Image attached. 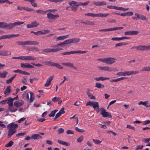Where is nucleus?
Segmentation results:
<instances>
[{"label": "nucleus", "instance_id": "obj_1", "mask_svg": "<svg viewBox=\"0 0 150 150\" xmlns=\"http://www.w3.org/2000/svg\"><path fill=\"white\" fill-rule=\"evenodd\" d=\"M98 60L108 64H111L115 62V59L114 57H110L101 58L99 59Z\"/></svg>", "mask_w": 150, "mask_h": 150}, {"label": "nucleus", "instance_id": "obj_2", "mask_svg": "<svg viewBox=\"0 0 150 150\" xmlns=\"http://www.w3.org/2000/svg\"><path fill=\"white\" fill-rule=\"evenodd\" d=\"M24 22H16L13 23H10L7 24L6 23L5 28L7 29L11 30L16 25H18L21 24H23Z\"/></svg>", "mask_w": 150, "mask_h": 150}, {"label": "nucleus", "instance_id": "obj_3", "mask_svg": "<svg viewBox=\"0 0 150 150\" xmlns=\"http://www.w3.org/2000/svg\"><path fill=\"white\" fill-rule=\"evenodd\" d=\"M134 48H136L137 50L148 51L150 49V45L149 46L139 45L131 48V49H133Z\"/></svg>", "mask_w": 150, "mask_h": 150}, {"label": "nucleus", "instance_id": "obj_4", "mask_svg": "<svg viewBox=\"0 0 150 150\" xmlns=\"http://www.w3.org/2000/svg\"><path fill=\"white\" fill-rule=\"evenodd\" d=\"M100 114L103 117H112V116L110 113L106 111L105 109L103 108H102V110L100 112Z\"/></svg>", "mask_w": 150, "mask_h": 150}, {"label": "nucleus", "instance_id": "obj_5", "mask_svg": "<svg viewBox=\"0 0 150 150\" xmlns=\"http://www.w3.org/2000/svg\"><path fill=\"white\" fill-rule=\"evenodd\" d=\"M123 28V27H118L113 28H110L107 29H103L99 30V31L100 32H105L107 31H114L117 30H120L122 29Z\"/></svg>", "mask_w": 150, "mask_h": 150}, {"label": "nucleus", "instance_id": "obj_6", "mask_svg": "<svg viewBox=\"0 0 150 150\" xmlns=\"http://www.w3.org/2000/svg\"><path fill=\"white\" fill-rule=\"evenodd\" d=\"M23 45H38L39 43L38 42L32 40H27L23 41Z\"/></svg>", "mask_w": 150, "mask_h": 150}, {"label": "nucleus", "instance_id": "obj_7", "mask_svg": "<svg viewBox=\"0 0 150 150\" xmlns=\"http://www.w3.org/2000/svg\"><path fill=\"white\" fill-rule=\"evenodd\" d=\"M3 47V46L0 45V49ZM11 52L10 51L0 50V55L3 56H6L11 55Z\"/></svg>", "mask_w": 150, "mask_h": 150}, {"label": "nucleus", "instance_id": "obj_8", "mask_svg": "<svg viewBox=\"0 0 150 150\" xmlns=\"http://www.w3.org/2000/svg\"><path fill=\"white\" fill-rule=\"evenodd\" d=\"M98 68H99V69L100 70L105 71H115L116 70V69L115 68H113L112 69L107 66H99L98 67Z\"/></svg>", "mask_w": 150, "mask_h": 150}, {"label": "nucleus", "instance_id": "obj_9", "mask_svg": "<svg viewBox=\"0 0 150 150\" xmlns=\"http://www.w3.org/2000/svg\"><path fill=\"white\" fill-rule=\"evenodd\" d=\"M47 18L49 20H54L59 17L58 14L53 15L52 13H48L47 14Z\"/></svg>", "mask_w": 150, "mask_h": 150}, {"label": "nucleus", "instance_id": "obj_10", "mask_svg": "<svg viewBox=\"0 0 150 150\" xmlns=\"http://www.w3.org/2000/svg\"><path fill=\"white\" fill-rule=\"evenodd\" d=\"M18 127L17 124H14V123L12 122L8 124L7 127L8 128H9V129L15 130Z\"/></svg>", "mask_w": 150, "mask_h": 150}, {"label": "nucleus", "instance_id": "obj_11", "mask_svg": "<svg viewBox=\"0 0 150 150\" xmlns=\"http://www.w3.org/2000/svg\"><path fill=\"white\" fill-rule=\"evenodd\" d=\"M73 2H75V1H69V4L70 6H71V10L74 11H76L78 6H76V4L74 3Z\"/></svg>", "mask_w": 150, "mask_h": 150}, {"label": "nucleus", "instance_id": "obj_12", "mask_svg": "<svg viewBox=\"0 0 150 150\" xmlns=\"http://www.w3.org/2000/svg\"><path fill=\"white\" fill-rule=\"evenodd\" d=\"M98 103V102L96 101H89L86 103V105L92 106L93 108H95L96 107H97V106H98L97 103Z\"/></svg>", "mask_w": 150, "mask_h": 150}, {"label": "nucleus", "instance_id": "obj_13", "mask_svg": "<svg viewBox=\"0 0 150 150\" xmlns=\"http://www.w3.org/2000/svg\"><path fill=\"white\" fill-rule=\"evenodd\" d=\"M54 77V76H50L47 79L46 83L44 85L45 87H48L49 86Z\"/></svg>", "mask_w": 150, "mask_h": 150}, {"label": "nucleus", "instance_id": "obj_14", "mask_svg": "<svg viewBox=\"0 0 150 150\" xmlns=\"http://www.w3.org/2000/svg\"><path fill=\"white\" fill-rule=\"evenodd\" d=\"M24 103V101L22 100H20L14 103V105L16 107H18L22 105Z\"/></svg>", "mask_w": 150, "mask_h": 150}, {"label": "nucleus", "instance_id": "obj_15", "mask_svg": "<svg viewBox=\"0 0 150 150\" xmlns=\"http://www.w3.org/2000/svg\"><path fill=\"white\" fill-rule=\"evenodd\" d=\"M21 67L23 68H27L28 69H30L34 68V66H32L29 63H26L25 64L22 63L21 64Z\"/></svg>", "mask_w": 150, "mask_h": 150}, {"label": "nucleus", "instance_id": "obj_16", "mask_svg": "<svg viewBox=\"0 0 150 150\" xmlns=\"http://www.w3.org/2000/svg\"><path fill=\"white\" fill-rule=\"evenodd\" d=\"M36 59L31 56H23V60H35Z\"/></svg>", "mask_w": 150, "mask_h": 150}, {"label": "nucleus", "instance_id": "obj_17", "mask_svg": "<svg viewBox=\"0 0 150 150\" xmlns=\"http://www.w3.org/2000/svg\"><path fill=\"white\" fill-rule=\"evenodd\" d=\"M62 64L63 66L70 68H73L76 69V68L74 66L73 64L70 62L62 63Z\"/></svg>", "mask_w": 150, "mask_h": 150}, {"label": "nucleus", "instance_id": "obj_18", "mask_svg": "<svg viewBox=\"0 0 150 150\" xmlns=\"http://www.w3.org/2000/svg\"><path fill=\"white\" fill-rule=\"evenodd\" d=\"M135 15L137 16V18L139 19L144 21L146 19V17L143 15L138 13H135Z\"/></svg>", "mask_w": 150, "mask_h": 150}, {"label": "nucleus", "instance_id": "obj_19", "mask_svg": "<svg viewBox=\"0 0 150 150\" xmlns=\"http://www.w3.org/2000/svg\"><path fill=\"white\" fill-rule=\"evenodd\" d=\"M94 4L96 6H101L105 5L106 3L105 1L100 2L99 1H94Z\"/></svg>", "mask_w": 150, "mask_h": 150}, {"label": "nucleus", "instance_id": "obj_20", "mask_svg": "<svg viewBox=\"0 0 150 150\" xmlns=\"http://www.w3.org/2000/svg\"><path fill=\"white\" fill-rule=\"evenodd\" d=\"M7 103L8 104L9 107H12L13 105V98L11 97H9L7 98Z\"/></svg>", "mask_w": 150, "mask_h": 150}, {"label": "nucleus", "instance_id": "obj_21", "mask_svg": "<svg viewBox=\"0 0 150 150\" xmlns=\"http://www.w3.org/2000/svg\"><path fill=\"white\" fill-rule=\"evenodd\" d=\"M31 138L34 140H36L38 139H41L42 137L39 134H35L32 135Z\"/></svg>", "mask_w": 150, "mask_h": 150}, {"label": "nucleus", "instance_id": "obj_22", "mask_svg": "<svg viewBox=\"0 0 150 150\" xmlns=\"http://www.w3.org/2000/svg\"><path fill=\"white\" fill-rule=\"evenodd\" d=\"M86 93L90 99L94 100L96 99V97L93 95H92L91 93L89 91V90L88 89H87V90L86 91Z\"/></svg>", "mask_w": 150, "mask_h": 150}, {"label": "nucleus", "instance_id": "obj_23", "mask_svg": "<svg viewBox=\"0 0 150 150\" xmlns=\"http://www.w3.org/2000/svg\"><path fill=\"white\" fill-rule=\"evenodd\" d=\"M16 130L9 129L8 132V138H10L11 136L16 132Z\"/></svg>", "mask_w": 150, "mask_h": 150}, {"label": "nucleus", "instance_id": "obj_24", "mask_svg": "<svg viewBox=\"0 0 150 150\" xmlns=\"http://www.w3.org/2000/svg\"><path fill=\"white\" fill-rule=\"evenodd\" d=\"M68 36L69 35H65L59 36L57 38L56 40L57 41L58 40H63L67 38Z\"/></svg>", "mask_w": 150, "mask_h": 150}, {"label": "nucleus", "instance_id": "obj_25", "mask_svg": "<svg viewBox=\"0 0 150 150\" xmlns=\"http://www.w3.org/2000/svg\"><path fill=\"white\" fill-rule=\"evenodd\" d=\"M23 98L25 100H29L28 93L27 92H25L22 95Z\"/></svg>", "mask_w": 150, "mask_h": 150}, {"label": "nucleus", "instance_id": "obj_26", "mask_svg": "<svg viewBox=\"0 0 150 150\" xmlns=\"http://www.w3.org/2000/svg\"><path fill=\"white\" fill-rule=\"evenodd\" d=\"M94 79L97 81H104L105 80L109 79V78L108 77H103L102 76H100L99 77H96L94 78Z\"/></svg>", "mask_w": 150, "mask_h": 150}, {"label": "nucleus", "instance_id": "obj_27", "mask_svg": "<svg viewBox=\"0 0 150 150\" xmlns=\"http://www.w3.org/2000/svg\"><path fill=\"white\" fill-rule=\"evenodd\" d=\"M20 35V34H9L7 35H6V39L8 38L9 39L11 38H13L14 37H17Z\"/></svg>", "mask_w": 150, "mask_h": 150}, {"label": "nucleus", "instance_id": "obj_28", "mask_svg": "<svg viewBox=\"0 0 150 150\" xmlns=\"http://www.w3.org/2000/svg\"><path fill=\"white\" fill-rule=\"evenodd\" d=\"M83 23L87 25H95V22L94 21H86L84 22H83Z\"/></svg>", "mask_w": 150, "mask_h": 150}, {"label": "nucleus", "instance_id": "obj_29", "mask_svg": "<svg viewBox=\"0 0 150 150\" xmlns=\"http://www.w3.org/2000/svg\"><path fill=\"white\" fill-rule=\"evenodd\" d=\"M11 87L10 86H7L5 91H4V94L5 95L7 93H10L11 92Z\"/></svg>", "mask_w": 150, "mask_h": 150}, {"label": "nucleus", "instance_id": "obj_30", "mask_svg": "<svg viewBox=\"0 0 150 150\" xmlns=\"http://www.w3.org/2000/svg\"><path fill=\"white\" fill-rule=\"evenodd\" d=\"M24 1L30 2L32 6L34 7H36L37 6V4L34 2L35 0H24Z\"/></svg>", "mask_w": 150, "mask_h": 150}, {"label": "nucleus", "instance_id": "obj_31", "mask_svg": "<svg viewBox=\"0 0 150 150\" xmlns=\"http://www.w3.org/2000/svg\"><path fill=\"white\" fill-rule=\"evenodd\" d=\"M116 10H119L121 11H126L128 10L129 9V8H124L122 7H118L117 6H115V9Z\"/></svg>", "mask_w": 150, "mask_h": 150}, {"label": "nucleus", "instance_id": "obj_32", "mask_svg": "<svg viewBox=\"0 0 150 150\" xmlns=\"http://www.w3.org/2000/svg\"><path fill=\"white\" fill-rule=\"evenodd\" d=\"M8 74V72L6 71H4L3 73L0 72V78H5Z\"/></svg>", "mask_w": 150, "mask_h": 150}, {"label": "nucleus", "instance_id": "obj_33", "mask_svg": "<svg viewBox=\"0 0 150 150\" xmlns=\"http://www.w3.org/2000/svg\"><path fill=\"white\" fill-rule=\"evenodd\" d=\"M8 109L10 112H14L17 110L18 108L12 106V107H8Z\"/></svg>", "mask_w": 150, "mask_h": 150}, {"label": "nucleus", "instance_id": "obj_34", "mask_svg": "<svg viewBox=\"0 0 150 150\" xmlns=\"http://www.w3.org/2000/svg\"><path fill=\"white\" fill-rule=\"evenodd\" d=\"M44 63L46 65L54 67V63L51 61H47L44 62Z\"/></svg>", "mask_w": 150, "mask_h": 150}, {"label": "nucleus", "instance_id": "obj_35", "mask_svg": "<svg viewBox=\"0 0 150 150\" xmlns=\"http://www.w3.org/2000/svg\"><path fill=\"white\" fill-rule=\"evenodd\" d=\"M28 50L29 51H39V49L37 47H31L28 48Z\"/></svg>", "mask_w": 150, "mask_h": 150}, {"label": "nucleus", "instance_id": "obj_36", "mask_svg": "<svg viewBox=\"0 0 150 150\" xmlns=\"http://www.w3.org/2000/svg\"><path fill=\"white\" fill-rule=\"evenodd\" d=\"M95 87L99 88H102L104 87V86L100 83H96L95 85Z\"/></svg>", "mask_w": 150, "mask_h": 150}, {"label": "nucleus", "instance_id": "obj_37", "mask_svg": "<svg viewBox=\"0 0 150 150\" xmlns=\"http://www.w3.org/2000/svg\"><path fill=\"white\" fill-rule=\"evenodd\" d=\"M16 74H15L14 76L11 77L10 78L6 80V83H11L14 79L16 77Z\"/></svg>", "mask_w": 150, "mask_h": 150}, {"label": "nucleus", "instance_id": "obj_38", "mask_svg": "<svg viewBox=\"0 0 150 150\" xmlns=\"http://www.w3.org/2000/svg\"><path fill=\"white\" fill-rule=\"evenodd\" d=\"M72 43H77L80 41L81 40L78 38H73L71 39Z\"/></svg>", "mask_w": 150, "mask_h": 150}, {"label": "nucleus", "instance_id": "obj_39", "mask_svg": "<svg viewBox=\"0 0 150 150\" xmlns=\"http://www.w3.org/2000/svg\"><path fill=\"white\" fill-rule=\"evenodd\" d=\"M58 110L57 109H55L52 111L50 113L49 115V116L50 117H54L55 116V113Z\"/></svg>", "mask_w": 150, "mask_h": 150}, {"label": "nucleus", "instance_id": "obj_40", "mask_svg": "<svg viewBox=\"0 0 150 150\" xmlns=\"http://www.w3.org/2000/svg\"><path fill=\"white\" fill-rule=\"evenodd\" d=\"M36 12L39 13L45 14L47 13L46 11H45L42 10L38 9L36 11Z\"/></svg>", "mask_w": 150, "mask_h": 150}, {"label": "nucleus", "instance_id": "obj_41", "mask_svg": "<svg viewBox=\"0 0 150 150\" xmlns=\"http://www.w3.org/2000/svg\"><path fill=\"white\" fill-rule=\"evenodd\" d=\"M61 54L63 55L70 54H75V51L62 52L61 53Z\"/></svg>", "mask_w": 150, "mask_h": 150}, {"label": "nucleus", "instance_id": "obj_42", "mask_svg": "<svg viewBox=\"0 0 150 150\" xmlns=\"http://www.w3.org/2000/svg\"><path fill=\"white\" fill-rule=\"evenodd\" d=\"M109 15V14L107 13H98V17H100L101 18L106 17Z\"/></svg>", "mask_w": 150, "mask_h": 150}, {"label": "nucleus", "instance_id": "obj_43", "mask_svg": "<svg viewBox=\"0 0 150 150\" xmlns=\"http://www.w3.org/2000/svg\"><path fill=\"white\" fill-rule=\"evenodd\" d=\"M128 44V43H125L124 42L118 43L116 44L115 47H117L121 46L124 45H127Z\"/></svg>", "mask_w": 150, "mask_h": 150}, {"label": "nucleus", "instance_id": "obj_44", "mask_svg": "<svg viewBox=\"0 0 150 150\" xmlns=\"http://www.w3.org/2000/svg\"><path fill=\"white\" fill-rule=\"evenodd\" d=\"M57 142L59 144H60L65 145L66 146H69V145L68 144V143L67 142H66L64 141H62L58 140L57 141Z\"/></svg>", "mask_w": 150, "mask_h": 150}, {"label": "nucleus", "instance_id": "obj_45", "mask_svg": "<svg viewBox=\"0 0 150 150\" xmlns=\"http://www.w3.org/2000/svg\"><path fill=\"white\" fill-rule=\"evenodd\" d=\"M4 3H7L9 4H13V2H10L8 0H0V4Z\"/></svg>", "mask_w": 150, "mask_h": 150}, {"label": "nucleus", "instance_id": "obj_46", "mask_svg": "<svg viewBox=\"0 0 150 150\" xmlns=\"http://www.w3.org/2000/svg\"><path fill=\"white\" fill-rule=\"evenodd\" d=\"M31 23L33 28L36 27L39 25V23L37 21H34Z\"/></svg>", "mask_w": 150, "mask_h": 150}, {"label": "nucleus", "instance_id": "obj_47", "mask_svg": "<svg viewBox=\"0 0 150 150\" xmlns=\"http://www.w3.org/2000/svg\"><path fill=\"white\" fill-rule=\"evenodd\" d=\"M61 99V98L59 97H55L52 99V101L54 102H56Z\"/></svg>", "mask_w": 150, "mask_h": 150}, {"label": "nucleus", "instance_id": "obj_48", "mask_svg": "<svg viewBox=\"0 0 150 150\" xmlns=\"http://www.w3.org/2000/svg\"><path fill=\"white\" fill-rule=\"evenodd\" d=\"M54 67H55L59 69H62L63 68L60 65L57 63H54Z\"/></svg>", "mask_w": 150, "mask_h": 150}, {"label": "nucleus", "instance_id": "obj_49", "mask_svg": "<svg viewBox=\"0 0 150 150\" xmlns=\"http://www.w3.org/2000/svg\"><path fill=\"white\" fill-rule=\"evenodd\" d=\"M14 142L12 141H10L5 146L6 147H11L13 144Z\"/></svg>", "mask_w": 150, "mask_h": 150}, {"label": "nucleus", "instance_id": "obj_50", "mask_svg": "<svg viewBox=\"0 0 150 150\" xmlns=\"http://www.w3.org/2000/svg\"><path fill=\"white\" fill-rule=\"evenodd\" d=\"M6 23L0 22V28H5Z\"/></svg>", "mask_w": 150, "mask_h": 150}, {"label": "nucleus", "instance_id": "obj_51", "mask_svg": "<svg viewBox=\"0 0 150 150\" xmlns=\"http://www.w3.org/2000/svg\"><path fill=\"white\" fill-rule=\"evenodd\" d=\"M75 129L76 131L79 132H85V130L83 129H79L77 127H75Z\"/></svg>", "mask_w": 150, "mask_h": 150}, {"label": "nucleus", "instance_id": "obj_52", "mask_svg": "<svg viewBox=\"0 0 150 150\" xmlns=\"http://www.w3.org/2000/svg\"><path fill=\"white\" fill-rule=\"evenodd\" d=\"M142 71H150V67H146L143 68L142 70Z\"/></svg>", "mask_w": 150, "mask_h": 150}, {"label": "nucleus", "instance_id": "obj_53", "mask_svg": "<svg viewBox=\"0 0 150 150\" xmlns=\"http://www.w3.org/2000/svg\"><path fill=\"white\" fill-rule=\"evenodd\" d=\"M49 30H41V34L45 35L48 33L50 32Z\"/></svg>", "mask_w": 150, "mask_h": 150}, {"label": "nucleus", "instance_id": "obj_54", "mask_svg": "<svg viewBox=\"0 0 150 150\" xmlns=\"http://www.w3.org/2000/svg\"><path fill=\"white\" fill-rule=\"evenodd\" d=\"M23 79H22L21 80L23 84L24 85H27V80L26 78H25L24 76L23 77Z\"/></svg>", "mask_w": 150, "mask_h": 150}, {"label": "nucleus", "instance_id": "obj_55", "mask_svg": "<svg viewBox=\"0 0 150 150\" xmlns=\"http://www.w3.org/2000/svg\"><path fill=\"white\" fill-rule=\"evenodd\" d=\"M131 35H137L139 33L137 31H131Z\"/></svg>", "mask_w": 150, "mask_h": 150}, {"label": "nucleus", "instance_id": "obj_56", "mask_svg": "<svg viewBox=\"0 0 150 150\" xmlns=\"http://www.w3.org/2000/svg\"><path fill=\"white\" fill-rule=\"evenodd\" d=\"M148 103V101H146L144 102H142V101H140L138 103V104L139 105H140L141 104L142 105H143L145 106H146V104H147Z\"/></svg>", "mask_w": 150, "mask_h": 150}, {"label": "nucleus", "instance_id": "obj_57", "mask_svg": "<svg viewBox=\"0 0 150 150\" xmlns=\"http://www.w3.org/2000/svg\"><path fill=\"white\" fill-rule=\"evenodd\" d=\"M88 51H81V50H78V51H75V53H81L83 54L86 53Z\"/></svg>", "mask_w": 150, "mask_h": 150}, {"label": "nucleus", "instance_id": "obj_58", "mask_svg": "<svg viewBox=\"0 0 150 150\" xmlns=\"http://www.w3.org/2000/svg\"><path fill=\"white\" fill-rule=\"evenodd\" d=\"M83 139V137L82 135H81L77 139V141L78 142H81Z\"/></svg>", "mask_w": 150, "mask_h": 150}, {"label": "nucleus", "instance_id": "obj_59", "mask_svg": "<svg viewBox=\"0 0 150 150\" xmlns=\"http://www.w3.org/2000/svg\"><path fill=\"white\" fill-rule=\"evenodd\" d=\"M98 106L96 107L95 108H94V110H96V112L97 113H98L100 110V108H99V103H97Z\"/></svg>", "mask_w": 150, "mask_h": 150}, {"label": "nucleus", "instance_id": "obj_60", "mask_svg": "<svg viewBox=\"0 0 150 150\" xmlns=\"http://www.w3.org/2000/svg\"><path fill=\"white\" fill-rule=\"evenodd\" d=\"M41 51L45 53L50 52V48L43 49L41 50Z\"/></svg>", "mask_w": 150, "mask_h": 150}, {"label": "nucleus", "instance_id": "obj_61", "mask_svg": "<svg viewBox=\"0 0 150 150\" xmlns=\"http://www.w3.org/2000/svg\"><path fill=\"white\" fill-rule=\"evenodd\" d=\"M93 142L96 144H99L101 142V141L98 139H93Z\"/></svg>", "mask_w": 150, "mask_h": 150}, {"label": "nucleus", "instance_id": "obj_62", "mask_svg": "<svg viewBox=\"0 0 150 150\" xmlns=\"http://www.w3.org/2000/svg\"><path fill=\"white\" fill-rule=\"evenodd\" d=\"M24 10H26V11L28 12H30L31 11H33L34 12L35 11L32 8H29L28 7H25V9Z\"/></svg>", "mask_w": 150, "mask_h": 150}, {"label": "nucleus", "instance_id": "obj_63", "mask_svg": "<svg viewBox=\"0 0 150 150\" xmlns=\"http://www.w3.org/2000/svg\"><path fill=\"white\" fill-rule=\"evenodd\" d=\"M65 45L68 44H70L72 43L71 40V39H68L64 41Z\"/></svg>", "mask_w": 150, "mask_h": 150}, {"label": "nucleus", "instance_id": "obj_64", "mask_svg": "<svg viewBox=\"0 0 150 150\" xmlns=\"http://www.w3.org/2000/svg\"><path fill=\"white\" fill-rule=\"evenodd\" d=\"M126 127L130 129H132V130H134V131H135V128L134 127L131 126V125H127Z\"/></svg>", "mask_w": 150, "mask_h": 150}]
</instances>
